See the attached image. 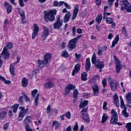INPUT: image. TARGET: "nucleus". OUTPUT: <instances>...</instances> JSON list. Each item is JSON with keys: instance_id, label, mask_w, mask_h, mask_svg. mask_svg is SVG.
Here are the masks:
<instances>
[{"instance_id": "obj_1", "label": "nucleus", "mask_w": 131, "mask_h": 131, "mask_svg": "<svg viewBox=\"0 0 131 131\" xmlns=\"http://www.w3.org/2000/svg\"><path fill=\"white\" fill-rule=\"evenodd\" d=\"M44 19L46 22H52L55 20V16L57 15V10H50L48 12V11H45L43 12Z\"/></svg>"}, {"instance_id": "obj_2", "label": "nucleus", "mask_w": 131, "mask_h": 131, "mask_svg": "<svg viewBox=\"0 0 131 131\" xmlns=\"http://www.w3.org/2000/svg\"><path fill=\"white\" fill-rule=\"evenodd\" d=\"M52 59V55L49 53H47L44 56L43 60H40V59H38V68H42L45 67V65H47L49 63V60Z\"/></svg>"}, {"instance_id": "obj_3", "label": "nucleus", "mask_w": 131, "mask_h": 131, "mask_svg": "<svg viewBox=\"0 0 131 131\" xmlns=\"http://www.w3.org/2000/svg\"><path fill=\"white\" fill-rule=\"evenodd\" d=\"M111 114L113 116L111 117V119L110 121L111 124H118V125H122V123L117 122L118 121V115L117 113L114 110L111 111Z\"/></svg>"}, {"instance_id": "obj_4", "label": "nucleus", "mask_w": 131, "mask_h": 131, "mask_svg": "<svg viewBox=\"0 0 131 131\" xmlns=\"http://www.w3.org/2000/svg\"><path fill=\"white\" fill-rule=\"evenodd\" d=\"M82 37V35H79L75 38L72 39L69 41L68 47L70 49V51H72V50H74V48L76 47L77 41L78 40V39H79V38H81Z\"/></svg>"}, {"instance_id": "obj_5", "label": "nucleus", "mask_w": 131, "mask_h": 131, "mask_svg": "<svg viewBox=\"0 0 131 131\" xmlns=\"http://www.w3.org/2000/svg\"><path fill=\"white\" fill-rule=\"evenodd\" d=\"M19 110L20 111L19 113V115L18 116V121H21L23 118H24V116H25L26 114L28 113V111H29V108L25 109V107L24 106H19Z\"/></svg>"}, {"instance_id": "obj_6", "label": "nucleus", "mask_w": 131, "mask_h": 131, "mask_svg": "<svg viewBox=\"0 0 131 131\" xmlns=\"http://www.w3.org/2000/svg\"><path fill=\"white\" fill-rule=\"evenodd\" d=\"M42 28L43 32L41 37L42 38V41H44V40H46V39H47V37H48L49 35H50V31H49V28H47L46 26H43Z\"/></svg>"}, {"instance_id": "obj_7", "label": "nucleus", "mask_w": 131, "mask_h": 131, "mask_svg": "<svg viewBox=\"0 0 131 131\" xmlns=\"http://www.w3.org/2000/svg\"><path fill=\"white\" fill-rule=\"evenodd\" d=\"M60 15H58L56 21L53 25L54 29L58 30L62 27V25H63V19H60Z\"/></svg>"}, {"instance_id": "obj_8", "label": "nucleus", "mask_w": 131, "mask_h": 131, "mask_svg": "<svg viewBox=\"0 0 131 131\" xmlns=\"http://www.w3.org/2000/svg\"><path fill=\"white\" fill-rule=\"evenodd\" d=\"M93 64L94 65L95 68H98V69H103V68L105 67L104 61H100V59H97V60Z\"/></svg>"}, {"instance_id": "obj_9", "label": "nucleus", "mask_w": 131, "mask_h": 131, "mask_svg": "<svg viewBox=\"0 0 131 131\" xmlns=\"http://www.w3.org/2000/svg\"><path fill=\"white\" fill-rule=\"evenodd\" d=\"M74 89H75V85L72 84H69L65 88L64 95L66 96H68L69 93H70V91H73Z\"/></svg>"}, {"instance_id": "obj_10", "label": "nucleus", "mask_w": 131, "mask_h": 131, "mask_svg": "<svg viewBox=\"0 0 131 131\" xmlns=\"http://www.w3.org/2000/svg\"><path fill=\"white\" fill-rule=\"evenodd\" d=\"M78 12H79V6L77 5L74 6L73 15L72 17V21H74V20H75L76 17H77V15L78 14Z\"/></svg>"}, {"instance_id": "obj_11", "label": "nucleus", "mask_w": 131, "mask_h": 131, "mask_svg": "<svg viewBox=\"0 0 131 131\" xmlns=\"http://www.w3.org/2000/svg\"><path fill=\"white\" fill-rule=\"evenodd\" d=\"M33 28H34L33 30V32L32 35V39H34V38H35V37L36 36V35H37V34L38 33V31H39L38 26H37V24H34L33 25Z\"/></svg>"}, {"instance_id": "obj_12", "label": "nucleus", "mask_w": 131, "mask_h": 131, "mask_svg": "<svg viewBox=\"0 0 131 131\" xmlns=\"http://www.w3.org/2000/svg\"><path fill=\"white\" fill-rule=\"evenodd\" d=\"M124 10H125V11H126V12L127 13H130V12H131V4L128 3L127 4H125V5H124L123 6H122L121 7V11H124Z\"/></svg>"}, {"instance_id": "obj_13", "label": "nucleus", "mask_w": 131, "mask_h": 131, "mask_svg": "<svg viewBox=\"0 0 131 131\" xmlns=\"http://www.w3.org/2000/svg\"><path fill=\"white\" fill-rule=\"evenodd\" d=\"M9 50H6V49H4L1 53L2 57H3L5 59V60H7L10 57V52L8 51Z\"/></svg>"}, {"instance_id": "obj_14", "label": "nucleus", "mask_w": 131, "mask_h": 131, "mask_svg": "<svg viewBox=\"0 0 131 131\" xmlns=\"http://www.w3.org/2000/svg\"><path fill=\"white\" fill-rule=\"evenodd\" d=\"M92 89L93 91L94 96H97L99 94V86L97 84L92 85Z\"/></svg>"}, {"instance_id": "obj_15", "label": "nucleus", "mask_w": 131, "mask_h": 131, "mask_svg": "<svg viewBox=\"0 0 131 131\" xmlns=\"http://www.w3.org/2000/svg\"><path fill=\"white\" fill-rule=\"evenodd\" d=\"M85 68L86 69V72H89L90 69H91V60H90V58H88L86 59L85 63Z\"/></svg>"}, {"instance_id": "obj_16", "label": "nucleus", "mask_w": 131, "mask_h": 131, "mask_svg": "<svg viewBox=\"0 0 131 131\" xmlns=\"http://www.w3.org/2000/svg\"><path fill=\"white\" fill-rule=\"evenodd\" d=\"M80 70V64H77L75 66L74 70H73L72 75L74 76L75 73H78V72Z\"/></svg>"}, {"instance_id": "obj_17", "label": "nucleus", "mask_w": 131, "mask_h": 131, "mask_svg": "<svg viewBox=\"0 0 131 131\" xmlns=\"http://www.w3.org/2000/svg\"><path fill=\"white\" fill-rule=\"evenodd\" d=\"M110 84H111L112 85L111 87V91L115 92V91H116V90L117 89V86H118V83L117 82V81H114Z\"/></svg>"}, {"instance_id": "obj_18", "label": "nucleus", "mask_w": 131, "mask_h": 131, "mask_svg": "<svg viewBox=\"0 0 131 131\" xmlns=\"http://www.w3.org/2000/svg\"><path fill=\"white\" fill-rule=\"evenodd\" d=\"M4 7L5 8H7V14H10L11 12H12V6L10 5V4H9L7 2H5L4 3Z\"/></svg>"}, {"instance_id": "obj_19", "label": "nucleus", "mask_w": 131, "mask_h": 131, "mask_svg": "<svg viewBox=\"0 0 131 131\" xmlns=\"http://www.w3.org/2000/svg\"><path fill=\"white\" fill-rule=\"evenodd\" d=\"M71 17V13L69 12L67 13L63 17V22L64 23H67L70 20V17Z\"/></svg>"}, {"instance_id": "obj_20", "label": "nucleus", "mask_w": 131, "mask_h": 131, "mask_svg": "<svg viewBox=\"0 0 131 131\" xmlns=\"http://www.w3.org/2000/svg\"><path fill=\"white\" fill-rule=\"evenodd\" d=\"M55 86V84L53 82H48L44 84L45 89H52Z\"/></svg>"}, {"instance_id": "obj_21", "label": "nucleus", "mask_w": 131, "mask_h": 131, "mask_svg": "<svg viewBox=\"0 0 131 131\" xmlns=\"http://www.w3.org/2000/svg\"><path fill=\"white\" fill-rule=\"evenodd\" d=\"M28 84V79L24 77L21 80V86L23 88H26Z\"/></svg>"}, {"instance_id": "obj_22", "label": "nucleus", "mask_w": 131, "mask_h": 131, "mask_svg": "<svg viewBox=\"0 0 131 131\" xmlns=\"http://www.w3.org/2000/svg\"><path fill=\"white\" fill-rule=\"evenodd\" d=\"M119 41V35H117L114 39V40L112 42V48H114L115 45H117Z\"/></svg>"}, {"instance_id": "obj_23", "label": "nucleus", "mask_w": 131, "mask_h": 131, "mask_svg": "<svg viewBox=\"0 0 131 131\" xmlns=\"http://www.w3.org/2000/svg\"><path fill=\"white\" fill-rule=\"evenodd\" d=\"M80 114L82 117H84L85 116L88 115V106L85 108H83V109L80 112Z\"/></svg>"}, {"instance_id": "obj_24", "label": "nucleus", "mask_w": 131, "mask_h": 131, "mask_svg": "<svg viewBox=\"0 0 131 131\" xmlns=\"http://www.w3.org/2000/svg\"><path fill=\"white\" fill-rule=\"evenodd\" d=\"M13 46L14 45H13V43L9 42L7 43L6 44V46L4 47V49L8 51V50H11V49H12V48H13Z\"/></svg>"}, {"instance_id": "obj_25", "label": "nucleus", "mask_w": 131, "mask_h": 131, "mask_svg": "<svg viewBox=\"0 0 131 131\" xmlns=\"http://www.w3.org/2000/svg\"><path fill=\"white\" fill-rule=\"evenodd\" d=\"M63 4H64V2L63 1L58 2V1H55L53 2V7H61Z\"/></svg>"}, {"instance_id": "obj_26", "label": "nucleus", "mask_w": 131, "mask_h": 131, "mask_svg": "<svg viewBox=\"0 0 131 131\" xmlns=\"http://www.w3.org/2000/svg\"><path fill=\"white\" fill-rule=\"evenodd\" d=\"M88 104H89V101L88 100H84L83 102H81V103L79 105V107L80 109H81V108H83V107H85Z\"/></svg>"}, {"instance_id": "obj_27", "label": "nucleus", "mask_w": 131, "mask_h": 131, "mask_svg": "<svg viewBox=\"0 0 131 131\" xmlns=\"http://www.w3.org/2000/svg\"><path fill=\"white\" fill-rule=\"evenodd\" d=\"M126 100L128 104H131V92L126 95Z\"/></svg>"}, {"instance_id": "obj_28", "label": "nucleus", "mask_w": 131, "mask_h": 131, "mask_svg": "<svg viewBox=\"0 0 131 131\" xmlns=\"http://www.w3.org/2000/svg\"><path fill=\"white\" fill-rule=\"evenodd\" d=\"M87 76L88 73H86V72H83L82 74H81V80H82L83 81H86V80H88V78H86Z\"/></svg>"}, {"instance_id": "obj_29", "label": "nucleus", "mask_w": 131, "mask_h": 131, "mask_svg": "<svg viewBox=\"0 0 131 131\" xmlns=\"http://www.w3.org/2000/svg\"><path fill=\"white\" fill-rule=\"evenodd\" d=\"M7 114H8V113L6 111H2L0 112V119L3 120V119L5 118L6 116H7Z\"/></svg>"}, {"instance_id": "obj_30", "label": "nucleus", "mask_w": 131, "mask_h": 131, "mask_svg": "<svg viewBox=\"0 0 131 131\" xmlns=\"http://www.w3.org/2000/svg\"><path fill=\"white\" fill-rule=\"evenodd\" d=\"M39 98V93H38L34 99V105L37 107L38 106V99Z\"/></svg>"}, {"instance_id": "obj_31", "label": "nucleus", "mask_w": 131, "mask_h": 131, "mask_svg": "<svg viewBox=\"0 0 131 131\" xmlns=\"http://www.w3.org/2000/svg\"><path fill=\"white\" fill-rule=\"evenodd\" d=\"M17 11L20 15L22 17V18H25V12L24 11L21 10L20 8H18Z\"/></svg>"}, {"instance_id": "obj_32", "label": "nucleus", "mask_w": 131, "mask_h": 131, "mask_svg": "<svg viewBox=\"0 0 131 131\" xmlns=\"http://www.w3.org/2000/svg\"><path fill=\"white\" fill-rule=\"evenodd\" d=\"M46 113L47 115L51 116L52 114V107H51V105L49 104L47 108Z\"/></svg>"}, {"instance_id": "obj_33", "label": "nucleus", "mask_w": 131, "mask_h": 131, "mask_svg": "<svg viewBox=\"0 0 131 131\" xmlns=\"http://www.w3.org/2000/svg\"><path fill=\"white\" fill-rule=\"evenodd\" d=\"M9 70L11 75H15V68H14L13 64H10Z\"/></svg>"}, {"instance_id": "obj_34", "label": "nucleus", "mask_w": 131, "mask_h": 131, "mask_svg": "<svg viewBox=\"0 0 131 131\" xmlns=\"http://www.w3.org/2000/svg\"><path fill=\"white\" fill-rule=\"evenodd\" d=\"M18 107H19V104H15L11 107V109L13 110V113H16L18 110Z\"/></svg>"}, {"instance_id": "obj_35", "label": "nucleus", "mask_w": 131, "mask_h": 131, "mask_svg": "<svg viewBox=\"0 0 131 131\" xmlns=\"http://www.w3.org/2000/svg\"><path fill=\"white\" fill-rule=\"evenodd\" d=\"M107 119H108V115H107V114H104L102 118V123H105V122H106V121H107Z\"/></svg>"}, {"instance_id": "obj_36", "label": "nucleus", "mask_w": 131, "mask_h": 131, "mask_svg": "<svg viewBox=\"0 0 131 131\" xmlns=\"http://www.w3.org/2000/svg\"><path fill=\"white\" fill-rule=\"evenodd\" d=\"M97 61H98V59H97V55H96V53H94L92 57V64L95 63Z\"/></svg>"}, {"instance_id": "obj_37", "label": "nucleus", "mask_w": 131, "mask_h": 131, "mask_svg": "<svg viewBox=\"0 0 131 131\" xmlns=\"http://www.w3.org/2000/svg\"><path fill=\"white\" fill-rule=\"evenodd\" d=\"M115 68L117 73H120V70L122 69V64L116 66Z\"/></svg>"}, {"instance_id": "obj_38", "label": "nucleus", "mask_w": 131, "mask_h": 131, "mask_svg": "<svg viewBox=\"0 0 131 131\" xmlns=\"http://www.w3.org/2000/svg\"><path fill=\"white\" fill-rule=\"evenodd\" d=\"M122 115L124 116V117L127 118L128 116H129V114H128L127 112H126V109L124 108L122 111Z\"/></svg>"}, {"instance_id": "obj_39", "label": "nucleus", "mask_w": 131, "mask_h": 131, "mask_svg": "<svg viewBox=\"0 0 131 131\" xmlns=\"http://www.w3.org/2000/svg\"><path fill=\"white\" fill-rule=\"evenodd\" d=\"M24 122L26 124L29 122H31V116H27L24 119Z\"/></svg>"}, {"instance_id": "obj_40", "label": "nucleus", "mask_w": 131, "mask_h": 131, "mask_svg": "<svg viewBox=\"0 0 131 131\" xmlns=\"http://www.w3.org/2000/svg\"><path fill=\"white\" fill-rule=\"evenodd\" d=\"M38 92V91H37V89H35L32 91L31 96H32V99H34V98H35V96H36V94H37Z\"/></svg>"}, {"instance_id": "obj_41", "label": "nucleus", "mask_w": 131, "mask_h": 131, "mask_svg": "<svg viewBox=\"0 0 131 131\" xmlns=\"http://www.w3.org/2000/svg\"><path fill=\"white\" fill-rule=\"evenodd\" d=\"M52 124L55 126V128H59L60 127V123L57 121H54L52 122Z\"/></svg>"}, {"instance_id": "obj_42", "label": "nucleus", "mask_w": 131, "mask_h": 131, "mask_svg": "<svg viewBox=\"0 0 131 131\" xmlns=\"http://www.w3.org/2000/svg\"><path fill=\"white\" fill-rule=\"evenodd\" d=\"M102 16L101 15H98L97 17L95 19V21H96L98 24H100V23H101V21H102Z\"/></svg>"}, {"instance_id": "obj_43", "label": "nucleus", "mask_w": 131, "mask_h": 131, "mask_svg": "<svg viewBox=\"0 0 131 131\" xmlns=\"http://www.w3.org/2000/svg\"><path fill=\"white\" fill-rule=\"evenodd\" d=\"M82 118L83 119L84 121H85V122H87V123H89L90 121V117L88 114L86 115L85 116L83 117Z\"/></svg>"}, {"instance_id": "obj_44", "label": "nucleus", "mask_w": 131, "mask_h": 131, "mask_svg": "<svg viewBox=\"0 0 131 131\" xmlns=\"http://www.w3.org/2000/svg\"><path fill=\"white\" fill-rule=\"evenodd\" d=\"M61 56L62 57H64V58H68L69 57V54L67 53V51L65 50L62 52Z\"/></svg>"}, {"instance_id": "obj_45", "label": "nucleus", "mask_w": 131, "mask_h": 131, "mask_svg": "<svg viewBox=\"0 0 131 131\" xmlns=\"http://www.w3.org/2000/svg\"><path fill=\"white\" fill-rule=\"evenodd\" d=\"M78 97V90L75 89L73 94V98H77Z\"/></svg>"}, {"instance_id": "obj_46", "label": "nucleus", "mask_w": 131, "mask_h": 131, "mask_svg": "<svg viewBox=\"0 0 131 131\" xmlns=\"http://www.w3.org/2000/svg\"><path fill=\"white\" fill-rule=\"evenodd\" d=\"M114 103H116V102H118V96L117 94L115 93L114 97L113 98Z\"/></svg>"}, {"instance_id": "obj_47", "label": "nucleus", "mask_w": 131, "mask_h": 131, "mask_svg": "<svg viewBox=\"0 0 131 131\" xmlns=\"http://www.w3.org/2000/svg\"><path fill=\"white\" fill-rule=\"evenodd\" d=\"M126 128H127V130L131 131V122L127 123L125 126Z\"/></svg>"}, {"instance_id": "obj_48", "label": "nucleus", "mask_w": 131, "mask_h": 131, "mask_svg": "<svg viewBox=\"0 0 131 131\" xmlns=\"http://www.w3.org/2000/svg\"><path fill=\"white\" fill-rule=\"evenodd\" d=\"M73 36L75 37V34L76 33V27L74 26L72 29Z\"/></svg>"}, {"instance_id": "obj_49", "label": "nucleus", "mask_w": 131, "mask_h": 131, "mask_svg": "<svg viewBox=\"0 0 131 131\" xmlns=\"http://www.w3.org/2000/svg\"><path fill=\"white\" fill-rule=\"evenodd\" d=\"M102 84L103 88H105L107 85V79L104 78L102 81Z\"/></svg>"}, {"instance_id": "obj_50", "label": "nucleus", "mask_w": 131, "mask_h": 131, "mask_svg": "<svg viewBox=\"0 0 131 131\" xmlns=\"http://www.w3.org/2000/svg\"><path fill=\"white\" fill-rule=\"evenodd\" d=\"M106 21L107 24H111V23H112V21H113V19L111 17H108L106 18Z\"/></svg>"}, {"instance_id": "obj_51", "label": "nucleus", "mask_w": 131, "mask_h": 131, "mask_svg": "<svg viewBox=\"0 0 131 131\" xmlns=\"http://www.w3.org/2000/svg\"><path fill=\"white\" fill-rule=\"evenodd\" d=\"M18 101L19 104L22 105V104H23V96H20L18 99Z\"/></svg>"}, {"instance_id": "obj_52", "label": "nucleus", "mask_w": 131, "mask_h": 131, "mask_svg": "<svg viewBox=\"0 0 131 131\" xmlns=\"http://www.w3.org/2000/svg\"><path fill=\"white\" fill-rule=\"evenodd\" d=\"M25 128H26V130L27 131H33L32 129L30 128L28 124H26Z\"/></svg>"}, {"instance_id": "obj_53", "label": "nucleus", "mask_w": 131, "mask_h": 131, "mask_svg": "<svg viewBox=\"0 0 131 131\" xmlns=\"http://www.w3.org/2000/svg\"><path fill=\"white\" fill-rule=\"evenodd\" d=\"M63 4H64V7L68 9V10H71V6L70 5H69L67 3L64 2Z\"/></svg>"}, {"instance_id": "obj_54", "label": "nucleus", "mask_w": 131, "mask_h": 131, "mask_svg": "<svg viewBox=\"0 0 131 131\" xmlns=\"http://www.w3.org/2000/svg\"><path fill=\"white\" fill-rule=\"evenodd\" d=\"M121 108H123V109H125V104H124V101L123 100H121Z\"/></svg>"}, {"instance_id": "obj_55", "label": "nucleus", "mask_w": 131, "mask_h": 131, "mask_svg": "<svg viewBox=\"0 0 131 131\" xmlns=\"http://www.w3.org/2000/svg\"><path fill=\"white\" fill-rule=\"evenodd\" d=\"M66 117L68 118V119H70L71 118V113L70 112H68L66 115Z\"/></svg>"}, {"instance_id": "obj_56", "label": "nucleus", "mask_w": 131, "mask_h": 131, "mask_svg": "<svg viewBox=\"0 0 131 131\" xmlns=\"http://www.w3.org/2000/svg\"><path fill=\"white\" fill-rule=\"evenodd\" d=\"M73 131H77L78 130V124L77 122H76L75 125L73 129Z\"/></svg>"}, {"instance_id": "obj_57", "label": "nucleus", "mask_w": 131, "mask_h": 131, "mask_svg": "<svg viewBox=\"0 0 131 131\" xmlns=\"http://www.w3.org/2000/svg\"><path fill=\"white\" fill-rule=\"evenodd\" d=\"M24 98L26 99V102H29V103H30L31 100L30 99H29V97H28V96H27L26 94H25Z\"/></svg>"}, {"instance_id": "obj_58", "label": "nucleus", "mask_w": 131, "mask_h": 131, "mask_svg": "<svg viewBox=\"0 0 131 131\" xmlns=\"http://www.w3.org/2000/svg\"><path fill=\"white\" fill-rule=\"evenodd\" d=\"M107 79H108V81L110 84L114 82V81L112 80L113 78L111 77V76H110Z\"/></svg>"}, {"instance_id": "obj_59", "label": "nucleus", "mask_w": 131, "mask_h": 131, "mask_svg": "<svg viewBox=\"0 0 131 131\" xmlns=\"http://www.w3.org/2000/svg\"><path fill=\"white\" fill-rule=\"evenodd\" d=\"M8 128H9V123L5 124L3 126V129L4 130H7V129H8Z\"/></svg>"}, {"instance_id": "obj_60", "label": "nucleus", "mask_w": 131, "mask_h": 131, "mask_svg": "<svg viewBox=\"0 0 131 131\" xmlns=\"http://www.w3.org/2000/svg\"><path fill=\"white\" fill-rule=\"evenodd\" d=\"M115 65L116 66H119V65H121V64H120V63H121V61H120V60H119V59H117L116 60H115Z\"/></svg>"}, {"instance_id": "obj_61", "label": "nucleus", "mask_w": 131, "mask_h": 131, "mask_svg": "<svg viewBox=\"0 0 131 131\" xmlns=\"http://www.w3.org/2000/svg\"><path fill=\"white\" fill-rule=\"evenodd\" d=\"M19 5L21 8H23V7H24L25 5L23 3V0H19Z\"/></svg>"}, {"instance_id": "obj_62", "label": "nucleus", "mask_w": 131, "mask_h": 131, "mask_svg": "<svg viewBox=\"0 0 131 131\" xmlns=\"http://www.w3.org/2000/svg\"><path fill=\"white\" fill-rule=\"evenodd\" d=\"M76 32L78 34H81V33H82V30L80 28H78L76 30Z\"/></svg>"}, {"instance_id": "obj_63", "label": "nucleus", "mask_w": 131, "mask_h": 131, "mask_svg": "<svg viewBox=\"0 0 131 131\" xmlns=\"http://www.w3.org/2000/svg\"><path fill=\"white\" fill-rule=\"evenodd\" d=\"M75 57H76V59H79L81 57V55L80 54H77V53H76L75 54Z\"/></svg>"}, {"instance_id": "obj_64", "label": "nucleus", "mask_w": 131, "mask_h": 131, "mask_svg": "<svg viewBox=\"0 0 131 131\" xmlns=\"http://www.w3.org/2000/svg\"><path fill=\"white\" fill-rule=\"evenodd\" d=\"M13 111H12V110H9L8 111V116H9V117H12V116H13Z\"/></svg>"}]
</instances>
